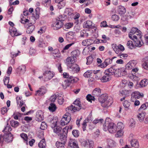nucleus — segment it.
<instances>
[{
    "label": "nucleus",
    "mask_w": 148,
    "mask_h": 148,
    "mask_svg": "<svg viewBox=\"0 0 148 148\" xmlns=\"http://www.w3.org/2000/svg\"><path fill=\"white\" fill-rule=\"evenodd\" d=\"M110 119L106 118L105 121V123L103 126V129L105 131L108 130L111 133H114L116 132L117 130L116 126L113 123H109Z\"/></svg>",
    "instance_id": "1"
},
{
    "label": "nucleus",
    "mask_w": 148,
    "mask_h": 148,
    "mask_svg": "<svg viewBox=\"0 0 148 148\" xmlns=\"http://www.w3.org/2000/svg\"><path fill=\"white\" fill-rule=\"evenodd\" d=\"M99 100L101 106L103 108H108L113 103L112 98H109L106 94L101 95L99 98Z\"/></svg>",
    "instance_id": "2"
},
{
    "label": "nucleus",
    "mask_w": 148,
    "mask_h": 148,
    "mask_svg": "<svg viewBox=\"0 0 148 148\" xmlns=\"http://www.w3.org/2000/svg\"><path fill=\"white\" fill-rule=\"evenodd\" d=\"M13 135L10 132L0 135V145L2 146L3 144L11 142L13 140Z\"/></svg>",
    "instance_id": "3"
},
{
    "label": "nucleus",
    "mask_w": 148,
    "mask_h": 148,
    "mask_svg": "<svg viewBox=\"0 0 148 148\" xmlns=\"http://www.w3.org/2000/svg\"><path fill=\"white\" fill-rule=\"evenodd\" d=\"M65 18L62 16H59L56 22L53 23L51 26L54 30H57L61 28L63 25L62 21H64Z\"/></svg>",
    "instance_id": "4"
},
{
    "label": "nucleus",
    "mask_w": 148,
    "mask_h": 148,
    "mask_svg": "<svg viewBox=\"0 0 148 148\" xmlns=\"http://www.w3.org/2000/svg\"><path fill=\"white\" fill-rule=\"evenodd\" d=\"M79 80V78L77 77L70 76L69 79L64 81V84L62 85L64 89H65L67 87L69 86L71 84L77 82Z\"/></svg>",
    "instance_id": "5"
},
{
    "label": "nucleus",
    "mask_w": 148,
    "mask_h": 148,
    "mask_svg": "<svg viewBox=\"0 0 148 148\" xmlns=\"http://www.w3.org/2000/svg\"><path fill=\"white\" fill-rule=\"evenodd\" d=\"M80 143L82 146L86 148H93L94 146V143L91 140H81Z\"/></svg>",
    "instance_id": "6"
},
{
    "label": "nucleus",
    "mask_w": 148,
    "mask_h": 148,
    "mask_svg": "<svg viewBox=\"0 0 148 148\" xmlns=\"http://www.w3.org/2000/svg\"><path fill=\"white\" fill-rule=\"evenodd\" d=\"M68 127H65L62 130V133L60 134V139L62 142L65 143L67 141V130Z\"/></svg>",
    "instance_id": "7"
},
{
    "label": "nucleus",
    "mask_w": 148,
    "mask_h": 148,
    "mask_svg": "<svg viewBox=\"0 0 148 148\" xmlns=\"http://www.w3.org/2000/svg\"><path fill=\"white\" fill-rule=\"evenodd\" d=\"M143 94L140 93L138 91H134L131 94V101L133 102L134 101V99H138L143 97Z\"/></svg>",
    "instance_id": "8"
},
{
    "label": "nucleus",
    "mask_w": 148,
    "mask_h": 148,
    "mask_svg": "<svg viewBox=\"0 0 148 148\" xmlns=\"http://www.w3.org/2000/svg\"><path fill=\"white\" fill-rule=\"evenodd\" d=\"M76 61V59H75L73 57L70 56L66 58V60L65 63L68 67L75 63Z\"/></svg>",
    "instance_id": "9"
},
{
    "label": "nucleus",
    "mask_w": 148,
    "mask_h": 148,
    "mask_svg": "<svg viewBox=\"0 0 148 148\" xmlns=\"http://www.w3.org/2000/svg\"><path fill=\"white\" fill-rule=\"evenodd\" d=\"M137 62L135 60H132L129 62L125 66L126 69L130 70L136 67Z\"/></svg>",
    "instance_id": "10"
},
{
    "label": "nucleus",
    "mask_w": 148,
    "mask_h": 148,
    "mask_svg": "<svg viewBox=\"0 0 148 148\" xmlns=\"http://www.w3.org/2000/svg\"><path fill=\"white\" fill-rule=\"evenodd\" d=\"M54 74L53 72L50 71H46L43 74V75L45 76L46 80L50 79L53 76Z\"/></svg>",
    "instance_id": "11"
},
{
    "label": "nucleus",
    "mask_w": 148,
    "mask_h": 148,
    "mask_svg": "<svg viewBox=\"0 0 148 148\" xmlns=\"http://www.w3.org/2000/svg\"><path fill=\"white\" fill-rule=\"evenodd\" d=\"M69 148H79L77 141L71 139L69 142Z\"/></svg>",
    "instance_id": "12"
},
{
    "label": "nucleus",
    "mask_w": 148,
    "mask_h": 148,
    "mask_svg": "<svg viewBox=\"0 0 148 148\" xmlns=\"http://www.w3.org/2000/svg\"><path fill=\"white\" fill-rule=\"evenodd\" d=\"M46 92L47 90L45 88L44 86H42L38 90L36 91L35 95H38L39 96H42Z\"/></svg>",
    "instance_id": "13"
},
{
    "label": "nucleus",
    "mask_w": 148,
    "mask_h": 148,
    "mask_svg": "<svg viewBox=\"0 0 148 148\" xmlns=\"http://www.w3.org/2000/svg\"><path fill=\"white\" fill-rule=\"evenodd\" d=\"M36 120L41 122L43 120V113L41 110L38 111L36 113Z\"/></svg>",
    "instance_id": "14"
},
{
    "label": "nucleus",
    "mask_w": 148,
    "mask_h": 148,
    "mask_svg": "<svg viewBox=\"0 0 148 148\" xmlns=\"http://www.w3.org/2000/svg\"><path fill=\"white\" fill-rule=\"evenodd\" d=\"M70 70L74 72L75 73H77L80 70V69L79 66L76 64L74 63L72 64L69 66L68 67Z\"/></svg>",
    "instance_id": "15"
},
{
    "label": "nucleus",
    "mask_w": 148,
    "mask_h": 148,
    "mask_svg": "<svg viewBox=\"0 0 148 148\" xmlns=\"http://www.w3.org/2000/svg\"><path fill=\"white\" fill-rule=\"evenodd\" d=\"M73 10L70 8H66L64 11V13L68 15L69 17L72 18H73L74 14L73 13Z\"/></svg>",
    "instance_id": "16"
},
{
    "label": "nucleus",
    "mask_w": 148,
    "mask_h": 148,
    "mask_svg": "<svg viewBox=\"0 0 148 148\" xmlns=\"http://www.w3.org/2000/svg\"><path fill=\"white\" fill-rule=\"evenodd\" d=\"M115 68L114 67H110L105 71L104 74L109 75V76H110L111 77V76L114 75L115 74Z\"/></svg>",
    "instance_id": "17"
},
{
    "label": "nucleus",
    "mask_w": 148,
    "mask_h": 148,
    "mask_svg": "<svg viewBox=\"0 0 148 148\" xmlns=\"http://www.w3.org/2000/svg\"><path fill=\"white\" fill-rule=\"evenodd\" d=\"M93 73L94 74L95 78L97 80L100 79L102 76V72L100 70H93Z\"/></svg>",
    "instance_id": "18"
},
{
    "label": "nucleus",
    "mask_w": 148,
    "mask_h": 148,
    "mask_svg": "<svg viewBox=\"0 0 148 148\" xmlns=\"http://www.w3.org/2000/svg\"><path fill=\"white\" fill-rule=\"evenodd\" d=\"M92 94L95 97H98L101 95V89L99 88L95 89L92 92Z\"/></svg>",
    "instance_id": "19"
},
{
    "label": "nucleus",
    "mask_w": 148,
    "mask_h": 148,
    "mask_svg": "<svg viewBox=\"0 0 148 148\" xmlns=\"http://www.w3.org/2000/svg\"><path fill=\"white\" fill-rule=\"evenodd\" d=\"M137 36H136V35H134V34H129V37L130 38L132 39L133 40L135 41L136 40L139 39V38H141V34H140V33H138V34H136Z\"/></svg>",
    "instance_id": "20"
},
{
    "label": "nucleus",
    "mask_w": 148,
    "mask_h": 148,
    "mask_svg": "<svg viewBox=\"0 0 148 148\" xmlns=\"http://www.w3.org/2000/svg\"><path fill=\"white\" fill-rule=\"evenodd\" d=\"M22 98V97L21 96L19 97H17L16 98L17 103L20 107L22 106H26V105L25 104L24 102L23 101Z\"/></svg>",
    "instance_id": "21"
},
{
    "label": "nucleus",
    "mask_w": 148,
    "mask_h": 148,
    "mask_svg": "<svg viewBox=\"0 0 148 148\" xmlns=\"http://www.w3.org/2000/svg\"><path fill=\"white\" fill-rule=\"evenodd\" d=\"M80 54V52L79 50L78 49L72 51L71 53V57H73L75 59H77L79 55Z\"/></svg>",
    "instance_id": "22"
},
{
    "label": "nucleus",
    "mask_w": 148,
    "mask_h": 148,
    "mask_svg": "<svg viewBox=\"0 0 148 148\" xmlns=\"http://www.w3.org/2000/svg\"><path fill=\"white\" fill-rule=\"evenodd\" d=\"M10 32L12 37L17 36L21 35L22 34L21 33L18 32L16 29L14 27H12V29L10 30Z\"/></svg>",
    "instance_id": "23"
},
{
    "label": "nucleus",
    "mask_w": 148,
    "mask_h": 148,
    "mask_svg": "<svg viewBox=\"0 0 148 148\" xmlns=\"http://www.w3.org/2000/svg\"><path fill=\"white\" fill-rule=\"evenodd\" d=\"M132 146L135 148H138L139 147V145L138 142L136 139H134L132 140L130 142Z\"/></svg>",
    "instance_id": "24"
},
{
    "label": "nucleus",
    "mask_w": 148,
    "mask_h": 148,
    "mask_svg": "<svg viewBox=\"0 0 148 148\" xmlns=\"http://www.w3.org/2000/svg\"><path fill=\"white\" fill-rule=\"evenodd\" d=\"M146 113L145 112H142L141 113H139L137 116L140 122H142L144 120Z\"/></svg>",
    "instance_id": "25"
},
{
    "label": "nucleus",
    "mask_w": 148,
    "mask_h": 148,
    "mask_svg": "<svg viewBox=\"0 0 148 148\" xmlns=\"http://www.w3.org/2000/svg\"><path fill=\"white\" fill-rule=\"evenodd\" d=\"M101 79V80L102 82H106L109 81L111 79V77L110 76H109V75H107L106 74Z\"/></svg>",
    "instance_id": "26"
},
{
    "label": "nucleus",
    "mask_w": 148,
    "mask_h": 148,
    "mask_svg": "<svg viewBox=\"0 0 148 148\" xmlns=\"http://www.w3.org/2000/svg\"><path fill=\"white\" fill-rule=\"evenodd\" d=\"M141 38H139V39H138V40H136L134 41V42L135 46L140 47L143 44V42L142 41Z\"/></svg>",
    "instance_id": "27"
},
{
    "label": "nucleus",
    "mask_w": 148,
    "mask_h": 148,
    "mask_svg": "<svg viewBox=\"0 0 148 148\" xmlns=\"http://www.w3.org/2000/svg\"><path fill=\"white\" fill-rule=\"evenodd\" d=\"M56 123L54 125L53 132L59 135L61 132L62 128L59 126H56L57 125V122H56Z\"/></svg>",
    "instance_id": "28"
},
{
    "label": "nucleus",
    "mask_w": 148,
    "mask_h": 148,
    "mask_svg": "<svg viewBox=\"0 0 148 148\" xmlns=\"http://www.w3.org/2000/svg\"><path fill=\"white\" fill-rule=\"evenodd\" d=\"M26 66L25 65H22L18 68L17 71L18 72H19V73L23 74L26 71Z\"/></svg>",
    "instance_id": "29"
},
{
    "label": "nucleus",
    "mask_w": 148,
    "mask_h": 148,
    "mask_svg": "<svg viewBox=\"0 0 148 148\" xmlns=\"http://www.w3.org/2000/svg\"><path fill=\"white\" fill-rule=\"evenodd\" d=\"M84 27L88 29L93 28V26L92 25V22L89 20L87 21L86 23L84 24Z\"/></svg>",
    "instance_id": "30"
},
{
    "label": "nucleus",
    "mask_w": 148,
    "mask_h": 148,
    "mask_svg": "<svg viewBox=\"0 0 148 148\" xmlns=\"http://www.w3.org/2000/svg\"><path fill=\"white\" fill-rule=\"evenodd\" d=\"M35 28L34 25H29L27 28L26 32L27 34H30L32 32Z\"/></svg>",
    "instance_id": "31"
},
{
    "label": "nucleus",
    "mask_w": 148,
    "mask_h": 148,
    "mask_svg": "<svg viewBox=\"0 0 148 148\" xmlns=\"http://www.w3.org/2000/svg\"><path fill=\"white\" fill-rule=\"evenodd\" d=\"M93 70H88L84 74V76L85 77L88 78L91 77L93 75Z\"/></svg>",
    "instance_id": "32"
},
{
    "label": "nucleus",
    "mask_w": 148,
    "mask_h": 148,
    "mask_svg": "<svg viewBox=\"0 0 148 148\" xmlns=\"http://www.w3.org/2000/svg\"><path fill=\"white\" fill-rule=\"evenodd\" d=\"M126 9L123 6L119 5V12L121 15L124 14L126 12Z\"/></svg>",
    "instance_id": "33"
},
{
    "label": "nucleus",
    "mask_w": 148,
    "mask_h": 148,
    "mask_svg": "<svg viewBox=\"0 0 148 148\" xmlns=\"http://www.w3.org/2000/svg\"><path fill=\"white\" fill-rule=\"evenodd\" d=\"M38 145L40 148H45L46 145L45 139H42L39 143Z\"/></svg>",
    "instance_id": "34"
},
{
    "label": "nucleus",
    "mask_w": 148,
    "mask_h": 148,
    "mask_svg": "<svg viewBox=\"0 0 148 148\" xmlns=\"http://www.w3.org/2000/svg\"><path fill=\"white\" fill-rule=\"evenodd\" d=\"M12 130V128L11 127L10 125L8 123H7L6 126L5 127V128L3 130V132L10 133Z\"/></svg>",
    "instance_id": "35"
},
{
    "label": "nucleus",
    "mask_w": 148,
    "mask_h": 148,
    "mask_svg": "<svg viewBox=\"0 0 148 148\" xmlns=\"http://www.w3.org/2000/svg\"><path fill=\"white\" fill-rule=\"evenodd\" d=\"M10 123L11 126L14 128H16L19 125V123L18 122L14 120H11Z\"/></svg>",
    "instance_id": "36"
},
{
    "label": "nucleus",
    "mask_w": 148,
    "mask_h": 148,
    "mask_svg": "<svg viewBox=\"0 0 148 148\" xmlns=\"http://www.w3.org/2000/svg\"><path fill=\"white\" fill-rule=\"evenodd\" d=\"M49 109L50 111L53 112L56 110V107L55 104L51 103L49 107Z\"/></svg>",
    "instance_id": "37"
},
{
    "label": "nucleus",
    "mask_w": 148,
    "mask_h": 148,
    "mask_svg": "<svg viewBox=\"0 0 148 148\" xmlns=\"http://www.w3.org/2000/svg\"><path fill=\"white\" fill-rule=\"evenodd\" d=\"M58 98V102L59 104L61 105H62L64 103V99L63 98V96L62 95H60V96L58 95L57 97Z\"/></svg>",
    "instance_id": "38"
},
{
    "label": "nucleus",
    "mask_w": 148,
    "mask_h": 148,
    "mask_svg": "<svg viewBox=\"0 0 148 148\" xmlns=\"http://www.w3.org/2000/svg\"><path fill=\"white\" fill-rule=\"evenodd\" d=\"M21 137L22 138L27 145H28V136L27 134L24 133H22L20 134Z\"/></svg>",
    "instance_id": "39"
},
{
    "label": "nucleus",
    "mask_w": 148,
    "mask_h": 148,
    "mask_svg": "<svg viewBox=\"0 0 148 148\" xmlns=\"http://www.w3.org/2000/svg\"><path fill=\"white\" fill-rule=\"evenodd\" d=\"M123 106L125 108V110H128L130 109V102L127 101H125L123 103Z\"/></svg>",
    "instance_id": "40"
},
{
    "label": "nucleus",
    "mask_w": 148,
    "mask_h": 148,
    "mask_svg": "<svg viewBox=\"0 0 148 148\" xmlns=\"http://www.w3.org/2000/svg\"><path fill=\"white\" fill-rule=\"evenodd\" d=\"M65 143L59 141H57L56 143V145L57 148H64Z\"/></svg>",
    "instance_id": "41"
},
{
    "label": "nucleus",
    "mask_w": 148,
    "mask_h": 148,
    "mask_svg": "<svg viewBox=\"0 0 148 148\" xmlns=\"http://www.w3.org/2000/svg\"><path fill=\"white\" fill-rule=\"evenodd\" d=\"M91 40L90 39H86L83 40L82 42V44L84 46H88L91 45L90 41Z\"/></svg>",
    "instance_id": "42"
},
{
    "label": "nucleus",
    "mask_w": 148,
    "mask_h": 148,
    "mask_svg": "<svg viewBox=\"0 0 148 148\" xmlns=\"http://www.w3.org/2000/svg\"><path fill=\"white\" fill-rule=\"evenodd\" d=\"M80 103V101L79 100V99H76L75 101L73 102V103L75 105L78 106L79 108V109H78L79 110H80L81 109H82Z\"/></svg>",
    "instance_id": "43"
},
{
    "label": "nucleus",
    "mask_w": 148,
    "mask_h": 148,
    "mask_svg": "<svg viewBox=\"0 0 148 148\" xmlns=\"http://www.w3.org/2000/svg\"><path fill=\"white\" fill-rule=\"evenodd\" d=\"M108 145L107 147H113L115 145V142L111 139L107 140Z\"/></svg>",
    "instance_id": "44"
},
{
    "label": "nucleus",
    "mask_w": 148,
    "mask_h": 148,
    "mask_svg": "<svg viewBox=\"0 0 148 148\" xmlns=\"http://www.w3.org/2000/svg\"><path fill=\"white\" fill-rule=\"evenodd\" d=\"M148 83L147 79H144L142 80L140 83V85L141 87L145 86Z\"/></svg>",
    "instance_id": "45"
},
{
    "label": "nucleus",
    "mask_w": 148,
    "mask_h": 148,
    "mask_svg": "<svg viewBox=\"0 0 148 148\" xmlns=\"http://www.w3.org/2000/svg\"><path fill=\"white\" fill-rule=\"evenodd\" d=\"M127 46L130 49H132L134 47L133 42L131 40H128L127 44Z\"/></svg>",
    "instance_id": "46"
},
{
    "label": "nucleus",
    "mask_w": 148,
    "mask_h": 148,
    "mask_svg": "<svg viewBox=\"0 0 148 148\" xmlns=\"http://www.w3.org/2000/svg\"><path fill=\"white\" fill-rule=\"evenodd\" d=\"M73 25L72 22H69L66 23L64 25V27L66 29H69L72 27Z\"/></svg>",
    "instance_id": "47"
},
{
    "label": "nucleus",
    "mask_w": 148,
    "mask_h": 148,
    "mask_svg": "<svg viewBox=\"0 0 148 148\" xmlns=\"http://www.w3.org/2000/svg\"><path fill=\"white\" fill-rule=\"evenodd\" d=\"M80 16V14L78 13H76L75 16H74L72 18H73L75 20V23L77 24L79 23V22L78 19Z\"/></svg>",
    "instance_id": "48"
},
{
    "label": "nucleus",
    "mask_w": 148,
    "mask_h": 148,
    "mask_svg": "<svg viewBox=\"0 0 148 148\" xmlns=\"http://www.w3.org/2000/svg\"><path fill=\"white\" fill-rule=\"evenodd\" d=\"M126 68H120L121 76H125L127 74Z\"/></svg>",
    "instance_id": "49"
},
{
    "label": "nucleus",
    "mask_w": 148,
    "mask_h": 148,
    "mask_svg": "<svg viewBox=\"0 0 148 148\" xmlns=\"http://www.w3.org/2000/svg\"><path fill=\"white\" fill-rule=\"evenodd\" d=\"M148 106V103H146L143 104L139 109V111H143L145 110Z\"/></svg>",
    "instance_id": "50"
},
{
    "label": "nucleus",
    "mask_w": 148,
    "mask_h": 148,
    "mask_svg": "<svg viewBox=\"0 0 148 148\" xmlns=\"http://www.w3.org/2000/svg\"><path fill=\"white\" fill-rule=\"evenodd\" d=\"M116 58V57H114L113 58H112L111 59H110V58H107L106 59V60L104 61L105 62V63H106L107 65H108L109 64L112 63V60Z\"/></svg>",
    "instance_id": "51"
},
{
    "label": "nucleus",
    "mask_w": 148,
    "mask_h": 148,
    "mask_svg": "<svg viewBox=\"0 0 148 148\" xmlns=\"http://www.w3.org/2000/svg\"><path fill=\"white\" fill-rule=\"evenodd\" d=\"M130 77L134 81H138L139 79V78L138 76H136V74H134L133 73H132V74L130 75Z\"/></svg>",
    "instance_id": "52"
},
{
    "label": "nucleus",
    "mask_w": 148,
    "mask_h": 148,
    "mask_svg": "<svg viewBox=\"0 0 148 148\" xmlns=\"http://www.w3.org/2000/svg\"><path fill=\"white\" fill-rule=\"evenodd\" d=\"M64 118L65 119L66 122L67 124L69 123L71 120V116L70 115L68 114L67 115V114H65L63 116Z\"/></svg>",
    "instance_id": "53"
},
{
    "label": "nucleus",
    "mask_w": 148,
    "mask_h": 148,
    "mask_svg": "<svg viewBox=\"0 0 148 148\" xmlns=\"http://www.w3.org/2000/svg\"><path fill=\"white\" fill-rule=\"evenodd\" d=\"M87 100L89 101H91L92 100L94 101L95 97L93 95L92 96L90 94H88L86 97Z\"/></svg>",
    "instance_id": "54"
},
{
    "label": "nucleus",
    "mask_w": 148,
    "mask_h": 148,
    "mask_svg": "<svg viewBox=\"0 0 148 148\" xmlns=\"http://www.w3.org/2000/svg\"><path fill=\"white\" fill-rule=\"evenodd\" d=\"M131 18V17L130 15L129 14H127L123 16L121 18V19L123 21H127L129 18Z\"/></svg>",
    "instance_id": "55"
},
{
    "label": "nucleus",
    "mask_w": 148,
    "mask_h": 148,
    "mask_svg": "<svg viewBox=\"0 0 148 148\" xmlns=\"http://www.w3.org/2000/svg\"><path fill=\"white\" fill-rule=\"evenodd\" d=\"M58 7L59 9H61L64 7L65 5V3L63 1L58 3Z\"/></svg>",
    "instance_id": "56"
},
{
    "label": "nucleus",
    "mask_w": 148,
    "mask_h": 148,
    "mask_svg": "<svg viewBox=\"0 0 148 148\" xmlns=\"http://www.w3.org/2000/svg\"><path fill=\"white\" fill-rule=\"evenodd\" d=\"M72 134L75 137H77L79 135V132L77 130H73L72 132Z\"/></svg>",
    "instance_id": "57"
},
{
    "label": "nucleus",
    "mask_w": 148,
    "mask_h": 148,
    "mask_svg": "<svg viewBox=\"0 0 148 148\" xmlns=\"http://www.w3.org/2000/svg\"><path fill=\"white\" fill-rule=\"evenodd\" d=\"M75 44L74 42H73L69 44L66 45L63 49V50L62 51V53L64 52V51L68 49L69 47H70L72 45H73Z\"/></svg>",
    "instance_id": "58"
},
{
    "label": "nucleus",
    "mask_w": 148,
    "mask_h": 148,
    "mask_svg": "<svg viewBox=\"0 0 148 148\" xmlns=\"http://www.w3.org/2000/svg\"><path fill=\"white\" fill-rule=\"evenodd\" d=\"M119 19V15L117 14H114L112 16V20L114 21H117Z\"/></svg>",
    "instance_id": "59"
},
{
    "label": "nucleus",
    "mask_w": 148,
    "mask_h": 148,
    "mask_svg": "<svg viewBox=\"0 0 148 148\" xmlns=\"http://www.w3.org/2000/svg\"><path fill=\"white\" fill-rule=\"evenodd\" d=\"M87 61L86 64L87 65H89L91 64L93 61V58L91 56H88L87 58Z\"/></svg>",
    "instance_id": "60"
},
{
    "label": "nucleus",
    "mask_w": 148,
    "mask_h": 148,
    "mask_svg": "<svg viewBox=\"0 0 148 148\" xmlns=\"http://www.w3.org/2000/svg\"><path fill=\"white\" fill-rule=\"evenodd\" d=\"M39 10V8H37L35 10V14H34L33 17L36 19H37L39 18V15L38 14V11Z\"/></svg>",
    "instance_id": "61"
},
{
    "label": "nucleus",
    "mask_w": 148,
    "mask_h": 148,
    "mask_svg": "<svg viewBox=\"0 0 148 148\" xmlns=\"http://www.w3.org/2000/svg\"><path fill=\"white\" fill-rule=\"evenodd\" d=\"M115 74L114 75L116 77H120L121 76L120 69H115L114 71Z\"/></svg>",
    "instance_id": "62"
},
{
    "label": "nucleus",
    "mask_w": 148,
    "mask_h": 148,
    "mask_svg": "<svg viewBox=\"0 0 148 148\" xmlns=\"http://www.w3.org/2000/svg\"><path fill=\"white\" fill-rule=\"evenodd\" d=\"M117 128L118 129L122 130L124 128L123 124L121 122L118 123L117 124Z\"/></svg>",
    "instance_id": "63"
},
{
    "label": "nucleus",
    "mask_w": 148,
    "mask_h": 148,
    "mask_svg": "<svg viewBox=\"0 0 148 148\" xmlns=\"http://www.w3.org/2000/svg\"><path fill=\"white\" fill-rule=\"evenodd\" d=\"M123 134V132L122 130H120L118 131L117 134L115 135V136L116 137H120L122 136Z\"/></svg>",
    "instance_id": "64"
}]
</instances>
